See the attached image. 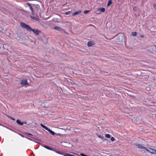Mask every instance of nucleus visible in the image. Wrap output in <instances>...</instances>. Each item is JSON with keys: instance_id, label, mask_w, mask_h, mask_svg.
<instances>
[{"instance_id": "1", "label": "nucleus", "mask_w": 156, "mask_h": 156, "mask_svg": "<svg viewBox=\"0 0 156 156\" xmlns=\"http://www.w3.org/2000/svg\"><path fill=\"white\" fill-rule=\"evenodd\" d=\"M20 25L22 27L26 28L28 31L30 32L33 31L36 35H39L40 33L41 32V31L38 29H32L29 25L26 24L24 23L21 22Z\"/></svg>"}, {"instance_id": "2", "label": "nucleus", "mask_w": 156, "mask_h": 156, "mask_svg": "<svg viewBox=\"0 0 156 156\" xmlns=\"http://www.w3.org/2000/svg\"><path fill=\"white\" fill-rule=\"evenodd\" d=\"M54 151H55L56 153L59 154H61L62 155H63L64 156H75L74 155L71 154H68L67 153H64L63 152H61L60 151H57L55 150V149H54Z\"/></svg>"}, {"instance_id": "3", "label": "nucleus", "mask_w": 156, "mask_h": 156, "mask_svg": "<svg viewBox=\"0 0 156 156\" xmlns=\"http://www.w3.org/2000/svg\"><path fill=\"white\" fill-rule=\"evenodd\" d=\"M54 29L58 31L61 32H65V31L64 30L62 29L61 27H54Z\"/></svg>"}, {"instance_id": "4", "label": "nucleus", "mask_w": 156, "mask_h": 156, "mask_svg": "<svg viewBox=\"0 0 156 156\" xmlns=\"http://www.w3.org/2000/svg\"><path fill=\"white\" fill-rule=\"evenodd\" d=\"M134 144L139 148H140L141 149H144L145 150H146V149H147L146 147L143 146V145H142L141 144H139L137 143H135Z\"/></svg>"}, {"instance_id": "5", "label": "nucleus", "mask_w": 156, "mask_h": 156, "mask_svg": "<svg viewBox=\"0 0 156 156\" xmlns=\"http://www.w3.org/2000/svg\"><path fill=\"white\" fill-rule=\"evenodd\" d=\"M21 84L23 86L28 85L27 80H22L21 81Z\"/></svg>"}, {"instance_id": "6", "label": "nucleus", "mask_w": 156, "mask_h": 156, "mask_svg": "<svg viewBox=\"0 0 156 156\" xmlns=\"http://www.w3.org/2000/svg\"><path fill=\"white\" fill-rule=\"evenodd\" d=\"M147 151L148 152L154 154H156V150L154 149L150 148L149 149H146Z\"/></svg>"}, {"instance_id": "7", "label": "nucleus", "mask_w": 156, "mask_h": 156, "mask_svg": "<svg viewBox=\"0 0 156 156\" xmlns=\"http://www.w3.org/2000/svg\"><path fill=\"white\" fill-rule=\"evenodd\" d=\"M16 122L19 125L22 126L24 124H26L27 122H22L19 119H17L16 121Z\"/></svg>"}, {"instance_id": "8", "label": "nucleus", "mask_w": 156, "mask_h": 156, "mask_svg": "<svg viewBox=\"0 0 156 156\" xmlns=\"http://www.w3.org/2000/svg\"><path fill=\"white\" fill-rule=\"evenodd\" d=\"M27 4L28 6L29 7L30 9L31 10V11L33 15H34V12L33 9L32 8V6L30 4L29 2H27Z\"/></svg>"}, {"instance_id": "9", "label": "nucleus", "mask_w": 156, "mask_h": 156, "mask_svg": "<svg viewBox=\"0 0 156 156\" xmlns=\"http://www.w3.org/2000/svg\"><path fill=\"white\" fill-rule=\"evenodd\" d=\"M24 134L25 135H27V136L28 135H30V136H32L33 137H31L32 138L34 139H35V138L36 137L35 136L33 135V134H32L31 133H27L25 132L24 133Z\"/></svg>"}, {"instance_id": "10", "label": "nucleus", "mask_w": 156, "mask_h": 156, "mask_svg": "<svg viewBox=\"0 0 156 156\" xmlns=\"http://www.w3.org/2000/svg\"><path fill=\"white\" fill-rule=\"evenodd\" d=\"M43 146L44 148H46L48 150L53 151H54L53 148H52L51 147L48 146H47V145H44Z\"/></svg>"}, {"instance_id": "11", "label": "nucleus", "mask_w": 156, "mask_h": 156, "mask_svg": "<svg viewBox=\"0 0 156 156\" xmlns=\"http://www.w3.org/2000/svg\"><path fill=\"white\" fill-rule=\"evenodd\" d=\"M46 130L49 132L52 135H54L55 134V133L54 131H52L51 129H48V128Z\"/></svg>"}, {"instance_id": "12", "label": "nucleus", "mask_w": 156, "mask_h": 156, "mask_svg": "<svg viewBox=\"0 0 156 156\" xmlns=\"http://www.w3.org/2000/svg\"><path fill=\"white\" fill-rule=\"evenodd\" d=\"M81 12V11H79L77 12H73L72 14L73 16H74L76 15H77L80 14Z\"/></svg>"}, {"instance_id": "13", "label": "nucleus", "mask_w": 156, "mask_h": 156, "mask_svg": "<svg viewBox=\"0 0 156 156\" xmlns=\"http://www.w3.org/2000/svg\"><path fill=\"white\" fill-rule=\"evenodd\" d=\"M94 44V43L92 41H89L87 43V46L88 47H91Z\"/></svg>"}, {"instance_id": "14", "label": "nucleus", "mask_w": 156, "mask_h": 156, "mask_svg": "<svg viewBox=\"0 0 156 156\" xmlns=\"http://www.w3.org/2000/svg\"><path fill=\"white\" fill-rule=\"evenodd\" d=\"M30 17L34 20H35L37 21H39V18L37 16V17H35L33 16H31Z\"/></svg>"}, {"instance_id": "15", "label": "nucleus", "mask_w": 156, "mask_h": 156, "mask_svg": "<svg viewBox=\"0 0 156 156\" xmlns=\"http://www.w3.org/2000/svg\"><path fill=\"white\" fill-rule=\"evenodd\" d=\"M98 10L101 12H104L105 11V9L104 8H99Z\"/></svg>"}, {"instance_id": "16", "label": "nucleus", "mask_w": 156, "mask_h": 156, "mask_svg": "<svg viewBox=\"0 0 156 156\" xmlns=\"http://www.w3.org/2000/svg\"><path fill=\"white\" fill-rule=\"evenodd\" d=\"M112 3V0H109L108 1V4L107 5V6H109Z\"/></svg>"}, {"instance_id": "17", "label": "nucleus", "mask_w": 156, "mask_h": 156, "mask_svg": "<svg viewBox=\"0 0 156 156\" xmlns=\"http://www.w3.org/2000/svg\"><path fill=\"white\" fill-rule=\"evenodd\" d=\"M131 35L133 36H136L137 35V33L136 32H132L131 33Z\"/></svg>"}, {"instance_id": "18", "label": "nucleus", "mask_w": 156, "mask_h": 156, "mask_svg": "<svg viewBox=\"0 0 156 156\" xmlns=\"http://www.w3.org/2000/svg\"><path fill=\"white\" fill-rule=\"evenodd\" d=\"M40 125L41 127H42L44 129H45L46 130H47L48 128L47 127H46L45 126H44L42 124H41Z\"/></svg>"}, {"instance_id": "19", "label": "nucleus", "mask_w": 156, "mask_h": 156, "mask_svg": "<svg viewBox=\"0 0 156 156\" xmlns=\"http://www.w3.org/2000/svg\"><path fill=\"white\" fill-rule=\"evenodd\" d=\"M20 135L23 137H25L29 140H30L31 141H33V140H32V139H29V138H28V137H27V136H24L23 135H22V134H20Z\"/></svg>"}, {"instance_id": "20", "label": "nucleus", "mask_w": 156, "mask_h": 156, "mask_svg": "<svg viewBox=\"0 0 156 156\" xmlns=\"http://www.w3.org/2000/svg\"><path fill=\"white\" fill-rule=\"evenodd\" d=\"M105 136L106 138H109L111 137V136L109 134H107L105 135Z\"/></svg>"}, {"instance_id": "21", "label": "nucleus", "mask_w": 156, "mask_h": 156, "mask_svg": "<svg viewBox=\"0 0 156 156\" xmlns=\"http://www.w3.org/2000/svg\"><path fill=\"white\" fill-rule=\"evenodd\" d=\"M98 136L99 138L102 139H105V140H106V138L104 139V136H102L101 135H100L98 136Z\"/></svg>"}, {"instance_id": "22", "label": "nucleus", "mask_w": 156, "mask_h": 156, "mask_svg": "<svg viewBox=\"0 0 156 156\" xmlns=\"http://www.w3.org/2000/svg\"><path fill=\"white\" fill-rule=\"evenodd\" d=\"M90 11L89 10H85L84 11V12L83 13H84V14H87V13L89 12Z\"/></svg>"}, {"instance_id": "23", "label": "nucleus", "mask_w": 156, "mask_h": 156, "mask_svg": "<svg viewBox=\"0 0 156 156\" xmlns=\"http://www.w3.org/2000/svg\"><path fill=\"white\" fill-rule=\"evenodd\" d=\"M115 140V139L114 137H112L111 138V140L112 141H113Z\"/></svg>"}, {"instance_id": "24", "label": "nucleus", "mask_w": 156, "mask_h": 156, "mask_svg": "<svg viewBox=\"0 0 156 156\" xmlns=\"http://www.w3.org/2000/svg\"><path fill=\"white\" fill-rule=\"evenodd\" d=\"M100 72L101 73H104L105 74V73H107V72H103V71H102V70L100 71Z\"/></svg>"}, {"instance_id": "25", "label": "nucleus", "mask_w": 156, "mask_h": 156, "mask_svg": "<svg viewBox=\"0 0 156 156\" xmlns=\"http://www.w3.org/2000/svg\"><path fill=\"white\" fill-rule=\"evenodd\" d=\"M80 155L81 156H88L87 155L85 154H83V153H80Z\"/></svg>"}, {"instance_id": "26", "label": "nucleus", "mask_w": 156, "mask_h": 156, "mask_svg": "<svg viewBox=\"0 0 156 156\" xmlns=\"http://www.w3.org/2000/svg\"><path fill=\"white\" fill-rule=\"evenodd\" d=\"M71 12L70 11H68L65 13V14L68 15H69L70 13Z\"/></svg>"}, {"instance_id": "27", "label": "nucleus", "mask_w": 156, "mask_h": 156, "mask_svg": "<svg viewBox=\"0 0 156 156\" xmlns=\"http://www.w3.org/2000/svg\"><path fill=\"white\" fill-rule=\"evenodd\" d=\"M10 119L12 120H14V121L15 120V119L14 118H12V117L11 118H10Z\"/></svg>"}, {"instance_id": "28", "label": "nucleus", "mask_w": 156, "mask_h": 156, "mask_svg": "<svg viewBox=\"0 0 156 156\" xmlns=\"http://www.w3.org/2000/svg\"><path fill=\"white\" fill-rule=\"evenodd\" d=\"M140 37L142 38H144V35H141L140 36Z\"/></svg>"}, {"instance_id": "29", "label": "nucleus", "mask_w": 156, "mask_h": 156, "mask_svg": "<svg viewBox=\"0 0 156 156\" xmlns=\"http://www.w3.org/2000/svg\"><path fill=\"white\" fill-rule=\"evenodd\" d=\"M154 7L156 9V4H155L154 5Z\"/></svg>"}, {"instance_id": "30", "label": "nucleus", "mask_w": 156, "mask_h": 156, "mask_svg": "<svg viewBox=\"0 0 156 156\" xmlns=\"http://www.w3.org/2000/svg\"><path fill=\"white\" fill-rule=\"evenodd\" d=\"M6 116H7L8 118H9L10 119V118H11V117H10V116H9V115H6Z\"/></svg>"}, {"instance_id": "31", "label": "nucleus", "mask_w": 156, "mask_h": 156, "mask_svg": "<svg viewBox=\"0 0 156 156\" xmlns=\"http://www.w3.org/2000/svg\"><path fill=\"white\" fill-rule=\"evenodd\" d=\"M1 124L0 123V126H1Z\"/></svg>"}]
</instances>
